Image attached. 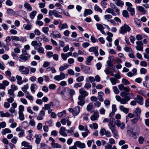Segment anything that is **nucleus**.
I'll return each mask as SVG.
<instances>
[{
  "mask_svg": "<svg viewBox=\"0 0 149 149\" xmlns=\"http://www.w3.org/2000/svg\"><path fill=\"white\" fill-rule=\"evenodd\" d=\"M130 28L127 25L125 24L120 28L119 31L120 34L124 35L127 31H130Z\"/></svg>",
  "mask_w": 149,
  "mask_h": 149,
  "instance_id": "obj_1",
  "label": "nucleus"
},
{
  "mask_svg": "<svg viewBox=\"0 0 149 149\" xmlns=\"http://www.w3.org/2000/svg\"><path fill=\"white\" fill-rule=\"evenodd\" d=\"M68 111L72 113L74 116H77L80 112V108L79 106L75 107L74 109L70 108L68 109Z\"/></svg>",
  "mask_w": 149,
  "mask_h": 149,
  "instance_id": "obj_2",
  "label": "nucleus"
},
{
  "mask_svg": "<svg viewBox=\"0 0 149 149\" xmlns=\"http://www.w3.org/2000/svg\"><path fill=\"white\" fill-rule=\"evenodd\" d=\"M19 70L23 74H29V69L24 66H19Z\"/></svg>",
  "mask_w": 149,
  "mask_h": 149,
  "instance_id": "obj_3",
  "label": "nucleus"
},
{
  "mask_svg": "<svg viewBox=\"0 0 149 149\" xmlns=\"http://www.w3.org/2000/svg\"><path fill=\"white\" fill-rule=\"evenodd\" d=\"M65 78V74L63 72H61L59 75L55 76L53 79L54 80L58 81L64 79Z\"/></svg>",
  "mask_w": 149,
  "mask_h": 149,
  "instance_id": "obj_4",
  "label": "nucleus"
},
{
  "mask_svg": "<svg viewBox=\"0 0 149 149\" xmlns=\"http://www.w3.org/2000/svg\"><path fill=\"white\" fill-rule=\"evenodd\" d=\"M109 128L113 134V136L116 139H118V132L116 129L115 126L112 125L111 127H109Z\"/></svg>",
  "mask_w": 149,
  "mask_h": 149,
  "instance_id": "obj_5",
  "label": "nucleus"
},
{
  "mask_svg": "<svg viewBox=\"0 0 149 149\" xmlns=\"http://www.w3.org/2000/svg\"><path fill=\"white\" fill-rule=\"evenodd\" d=\"M44 107H42V110L39 113L37 118V119L38 120H42L43 119L45 115V110H44Z\"/></svg>",
  "mask_w": 149,
  "mask_h": 149,
  "instance_id": "obj_6",
  "label": "nucleus"
},
{
  "mask_svg": "<svg viewBox=\"0 0 149 149\" xmlns=\"http://www.w3.org/2000/svg\"><path fill=\"white\" fill-rule=\"evenodd\" d=\"M137 45L135 47L136 49L138 51H143V43L142 41H137L136 42Z\"/></svg>",
  "mask_w": 149,
  "mask_h": 149,
  "instance_id": "obj_7",
  "label": "nucleus"
},
{
  "mask_svg": "<svg viewBox=\"0 0 149 149\" xmlns=\"http://www.w3.org/2000/svg\"><path fill=\"white\" fill-rule=\"evenodd\" d=\"M116 124L118 127H120L121 130L123 129L125 127V125L124 123L121 122L119 120H116Z\"/></svg>",
  "mask_w": 149,
  "mask_h": 149,
  "instance_id": "obj_8",
  "label": "nucleus"
},
{
  "mask_svg": "<svg viewBox=\"0 0 149 149\" xmlns=\"http://www.w3.org/2000/svg\"><path fill=\"white\" fill-rule=\"evenodd\" d=\"M98 47H92L89 48L88 51L90 52H93L96 56H98Z\"/></svg>",
  "mask_w": 149,
  "mask_h": 149,
  "instance_id": "obj_9",
  "label": "nucleus"
},
{
  "mask_svg": "<svg viewBox=\"0 0 149 149\" xmlns=\"http://www.w3.org/2000/svg\"><path fill=\"white\" fill-rule=\"evenodd\" d=\"M75 145L77 147H78L80 148H84L85 147L86 145L84 143H81L80 141H76L74 143Z\"/></svg>",
  "mask_w": 149,
  "mask_h": 149,
  "instance_id": "obj_10",
  "label": "nucleus"
},
{
  "mask_svg": "<svg viewBox=\"0 0 149 149\" xmlns=\"http://www.w3.org/2000/svg\"><path fill=\"white\" fill-rule=\"evenodd\" d=\"M99 117V113L96 111L94 112L93 114L91 117V120L94 121L97 120Z\"/></svg>",
  "mask_w": 149,
  "mask_h": 149,
  "instance_id": "obj_11",
  "label": "nucleus"
},
{
  "mask_svg": "<svg viewBox=\"0 0 149 149\" xmlns=\"http://www.w3.org/2000/svg\"><path fill=\"white\" fill-rule=\"evenodd\" d=\"M105 19L108 22H110L111 23L114 24L115 23L114 21L111 19L112 18V16L110 15H106L104 16Z\"/></svg>",
  "mask_w": 149,
  "mask_h": 149,
  "instance_id": "obj_12",
  "label": "nucleus"
},
{
  "mask_svg": "<svg viewBox=\"0 0 149 149\" xmlns=\"http://www.w3.org/2000/svg\"><path fill=\"white\" fill-rule=\"evenodd\" d=\"M26 55L21 54L20 55L19 57V59L18 60L19 62H22L23 61H26L28 59V57Z\"/></svg>",
  "mask_w": 149,
  "mask_h": 149,
  "instance_id": "obj_13",
  "label": "nucleus"
},
{
  "mask_svg": "<svg viewBox=\"0 0 149 149\" xmlns=\"http://www.w3.org/2000/svg\"><path fill=\"white\" fill-rule=\"evenodd\" d=\"M31 45L34 47V49L36 50L37 49V48L39 46H41L42 44L40 42H38L37 41L34 40L32 41L31 43Z\"/></svg>",
  "mask_w": 149,
  "mask_h": 149,
  "instance_id": "obj_14",
  "label": "nucleus"
},
{
  "mask_svg": "<svg viewBox=\"0 0 149 149\" xmlns=\"http://www.w3.org/2000/svg\"><path fill=\"white\" fill-rule=\"evenodd\" d=\"M136 100L137 102L140 105H142L143 103V98L141 95H136Z\"/></svg>",
  "mask_w": 149,
  "mask_h": 149,
  "instance_id": "obj_15",
  "label": "nucleus"
},
{
  "mask_svg": "<svg viewBox=\"0 0 149 149\" xmlns=\"http://www.w3.org/2000/svg\"><path fill=\"white\" fill-rule=\"evenodd\" d=\"M130 100V98L129 96H126L124 98H121L120 101V103L123 104H125L127 103V102Z\"/></svg>",
  "mask_w": 149,
  "mask_h": 149,
  "instance_id": "obj_16",
  "label": "nucleus"
},
{
  "mask_svg": "<svg viewBox=\"0 0 149 149\" xmlns=\"http://www.w3.org/2000/svg\"><path fill=\"white\" fill-rule=\"evenodd\" d=\"M65 127H61L59 130V134L63 136H66L67 134L65 132Z\"/></svg>",
  "mask_w": 149,
  "mask_h": 149,
  "instance_id": "obj_17",
  "label": "nucleus"
},
{
  "mask_svg": "<svg viewBox=\"0 0 149 149\" xmlns=\"http://www.w3.org/2000/svg\"><path fill=\"white\" fill-rule=\"evenodd\" d=\"M119 109L121 111L123 112L126 114L127 113L129 112V109L125 107L123 105L119 106Z\"/></svg>",
  "mask_w": 149,
  "mask_h": 149,
  "instance_id": "obj_18",
  "label": "nucleus"
},
{
  "mask_svg": "<svg viewBox=\"0 0 149 149\" xmlns=\"http://www.w3.org/2000/svg\"><path fill=\"white\" fill-rule=\"evenodd\" d=\"M79 91L80 94L84 97L87 96L88 95V92L83 88L80 89Z\"/></svg>",
  "mask_w": 149,
  "mask_h": 149,
  "instance_id": "obj_19",
  "label": "nucleus"
},
{
  "mask_svg": "<svg viewBox=\"0 0 149 149\" xmlns=\"http://www.w3.org/2000/svg\"><path fill=\"white\" fill-rule=\"evenodd\" d=\"M69 94L70 96V99L71 101L72 102L73 101V100L72 98V96L75 94V91L74 89H70L69 90Z\"/></svg>",
  "mask_w": 149,
  "mask_h": 149,
  "instance_id": "obj_20",
  "label": "nucleus"
},
{
  "mask_svg": "<svg viewBox=\"0 0 149 149\" xmlns=\"http://www.w3.org/2000/svg\"><path fill=\"white\" fill-rule=\"evenodd\" d=\"M51 34L56 38H61V35L59 32L57 31H53Z\"/></svg>",
  "mask_w": 149,
  "mask_h": 149,
  "instance_id": "obj_21",
  "label": "nucleus"
},
{
  "mask_svg": "<svg viewBox=\"0 0 149 149\" xmlns=\"http://www.w3.org/2000/svg\"><path fill=\"white\" fill-rule=\"evenodd\" d=\"M93 13V11L91 9H86L84 12L83 16L86 17L88 15H91Z\"/></svg>",
  "mask_w": 149,
  "mask_h": 149,
  "instance_id": "obj_22",
  "label": "nucleus"
},
{
  "mask_svg": "<svg viewBox=\"0 0 149 149\" xmlns=\"http://www.w3.org/2000/svg\"><path fill=\"white\" fill-rule=\"evenodd\" d=\"M16 79L17 80V83L19 85H21L23 83V81L22 80V77L18 75H17L16 77Z\"/></svg>",
  "mask_w": 149,
  "mask_h": 149,
  "instance_id": "obj_23",
  "label": "nucleus"
},
{
  "mask_svg": "<svg viewBox=\"0 0 149 149\" xmlns=\"http://www.w3.org/2000/svg\"><path fill=\"white\" fill-rule=\"evenodd\" d=\"M60 24L61 25L58 26V28L60 31H61L63 29H67L68 28V26L66 23Z\"/></svg>",
  "mask_w": 149,
  "mask_h": 149,
  "instance_id": "obj_24",
  "label": "nucleus"
},
{
  "mask_svg": "<svg viewBox=\"0 0 149 149\" xmlns=\"http://www.w3.org/2000/svg\"><path fill=\"white\" fill-rule=\"evenodd\" d=\"M35 137L36 138L35 140L36 143L37 144H39L41 141L42 137L41 136L40 134H36Z\"/></svg>",
  "mask_w": 149,
  "mask_h": 149,
  "instance_id": "obj_25",
  "label": "nucleus"
},
{
  "mask_svg": "<svg viewBox=\"0 0 149 149\" xmlns=\"http://www.w3.org/2000/svg\"><path fill=\"white\" fill-rule=\"evenodd\" d=\"M110 80L112 85H114L117 83H118L119 82V80L113 77H111L110 78Z\"/></svg>",
  "mask_w": 149,
  "mask_h": 149,
  "instance_id": "obj_26",
  "label": "nucleus"
},
{
  "mask_svg": "<svg viewBox=\"0 0 149 149\" xmlns=\"http://www.w3.org/2000/svg\"><path fill=\"white\" fill-rule=\"evenodd\" d=\"M135 91L137 93L141 95L144 97H146V92L144 90H143L141 89L140 90L136 89V90Z\"/></svg>",
  "mask_w": 149,
  "mask_h": 149,
  "instance_id": "obj_27",
  "label": "nucleus"
},
{
  "mask_svg": "<svg viewBox=\"0 0 149 149\" xmlns=\"http://www.w3.org/2000/svg\"><path fill=\"white\" fill-rule=\"evenodd\" d=\"M141 113V111L139 108H136L134 111V113L135 114V116L139 118H140Z\"/></svg>",
  "mask_w": 149,
  "mask_h": 149,
  "instance_id": "obj_28",
  "label": "nucleus"
},
{
  "mask_svg": "<svg viewBox=\"0 0 149 149\" xmlns=\"http://www.w3.org/2000/svg\"><path fill=\"white\" fill-rule=\"evenodd\" d=\"M116 1V5L119 7H122L124 5V3L121 0H114Z\"/></svg>",
  "mask_w": 149,
  "mask_h": 149,
  "instance_id": "obj_29",
  "label": "nucleus"
},
{
  "mask_svg": "<svg viewBox=\"0 0 149 149\" xmlns=\"http://www.w3.org/2000/svg\"><path fill=\"white\" fill-rule=\"evenodd\" d=\"M0 116L2 117H9L10 116V114L8 112L4 113L3 111H0Z\"/></svg>",
  "mask_w": 149,
  "mask_h": 149,
  "instance_id": "obj_30",
  "label": "nucleus"
},
{
  "mask_svg": "<svg viewBox=\"0 0 149 149\" xmlns=\"http://www.w3.org/2000/svg\"><path fill=\"white\" fill-rule=\"evenodd\" d=\"M21 145L22 146L28 147V149H32V146L31 145H29V143L25 141H23L21 143Z\"/></svg>",
  "mask_w": 149,
  "mask_h": 149,
  "instance_id": "obj_31",
  "label": "nucleus"
},
{
  "mask_svg": "<svg viewBox=\"0 0 149 149\" xmlns=\"http://www.w3.org/2000/svg\"><path fill=\"white\" fill-rule=\"evenodd\" d=\"M106 11L108 13L111 14L113 16H115L116 15L112 8H108L106 9Z\"/></svg>",
  "mask_w": 149,
  "mask_h": 149,
  "instance_id": "obj_32",
  "label": "nucleus"
},
{
  "mask_svg": "<svg viewBox=\"0 0 149 149\" xmlns=\"http://www.w3.org/2000/svg\"><path fill=\"white\" fill-rule=\"evenodd\" d=\"M25 8L27 9L28 11H31L32 10V8L31 6L29 3H25L24 5Z\"/></svg>",
  "mask_w": 149,
  "mask_h": 149,
  "instance_id": "obj_33",
  "label": "nucleus"
},
{
  "mask_svg": "<svg viewBox=\"0 0 149 149\" xmlns=\"http://www.w3.org/2000/svg\"><path fill=\"white\" fill-rule=\"evenodd\" d=\"M69 65L66 64H64L63 65H61L59 68V70L61 71H63L64 70L66 69L68 67Z\"/></svg>",
  "mask_w": 149,
  "mask_h": 149,
  "instance_id": "obj_34",
  "label": "nucleus"
},
{
  "mask_svg": "<svg viewBox=\"0 0 149 149\" xmlns=\"http://www.w3.org/2000/svg\"><path fill=\"white\" fill-rule=\"evenodd\" d=\"M93 58V56H90L88 57L86 59V64L87 65H90V64Z\"/></svg>",
  "mask_w": 149,
  "mask_h": 149,
  "instance_id": "obj_35",
  "label": "nucleus"
},
{
  "mask_svg": "<svg viewBox=\"0 0 149 149\" xmlns=\"http://www.w3.org/2000/svg\"><path fill=\"white\" fill-rule=\"evenodd\" d=\"M137 8L139 11L142 12L143 14H145L146 13V11L145 10L144 8L142 6H138Z\"/></svg>",
  "mask_w": 149,
  "mask_h": 149,
  "instance_id": "obj_36",
  "label": "nucleus"
},
{
  "mask_svg": "<svg viewBox=\"0 0 149 149\" xmlns=\"http://www.w3.org/2000/svg\"><path fill=\"white\" fill-rule=\"evenodd\" d=\"M11 132V130L7 128H5L2 130L1 134L3 135H5L6 133H9Z\"/></svg>",
  "mask_w": 149,
  "mask_h": 149,
  "instance_id": "obj_37",
  "label": "nucleus"
},
{
  "mask_svg": "<svg viewBox=\"0 0 149 149\" xmlns=\"http://www.w3.org/2000/svg\"><path fill=\"white\" fill-rule=\"evenodd\" d=\"M51 145L52 147L54 148H60L61 147V146L60 144L57 143H55L54 142L52 143Z\"/></svg>",
  "mask_w": 149,
  "mask_h": 149,
  "instance_id": "obj_38",
  "label": "nucleus"
},
{
  "mask_svg": "<svg viewBox=\"0 0 149 149\" xmlns=\"http://www.w3.org/2000/svg\"><path fill=\"white\" fill-rule=\"evenodd\" d=\"M57 115L58 117L60 118L64 117L66 116V111L65 110H63L61 112L58 113Z\"/></svg>",
  "mask_w": 149,
  "mask_h": 149,
  "instance_id": "obj_39",
  "label": "nucleus"
},
{
  "mask_svg": "<svg viewBox=\"0 0 149 149\" xmlns=\"http://www.w3.org/2000/svg\"><path fill=\"white\" fill-rule=\"evenodd\" d=\"M127 10L131 13L132 15H133L135 14V10L132 7H128Z\"/></svg>",
  "mask_w": 149,
  "mask_h": 149,
  "instance_id": "obj_40",
  "label": "nucleus"
},
{
  "mask_svg": "<svg viewBox=\"0 0 149 149\" xmlns=\"http://www.w3.org/2000/svg\"><path fill=\"white\" fill-rule=\"evenodd\" d=\"M37 13V12L36 10L33 11L30 14V17L31 19H33L34 18L35 16Z\"/></svg>",
  "mask_w": 149,
  "mask_h": 149,
  "instance_id": "obj_41",
  "label": "nucleus"
},
{
  "mask_svg": "<svg viewBox=\"0 0 149 149\" xmlns=\"http://www.w3.org/2000/svg\"><path fill=\"white\" fill-rule=\"evenodd\" d=\"M29 87V84H26V85H25L22 88V90L24 92V93H27L28 92H27V90L28 89Z\"/></svg>",
  "mask_w": 149,
  "mask_h": 149,
  "instance_id": "obj_42",
  "label": "nucleus"
},
{
  "mask_svg": "<svg viewBox=\"0 0 149 149\" xmlns=\"http://www.w3.org/2000/svg\"><path fill=\"white\" fill-rule=\"evenodd\" d=\"M78 128L80 131L85 130H87V127L86 125L83 126L81 125H79Z\"/></svg>",
  "mask_w": 149,
  "mask_h": 149,
  "instance_id": "obj_43",
  "label": "nucleus"
},
{
  "mask_svg": "<svg viewBox=\"0 0 149 149\" xmlns=\"http://www.w3.org/2000/svg\"><path fill=\"white\" fill-rule=\"evenodd\" d=\"M94 10L98 12H99L100 13H102V10L97 5H95L94 7Z\"/></svg>",
  "mask_w": 149,
  "mask_h": 149,
  "instance_id": "obj_44",
  "label": "nucleus"
},
{
  "mask_svg": "<svg viewBox=\"0 0 149 149\" xmlns=\"http://www.w3.org/2000/svg\"><path fill=\"white\" fill-rule=\"evenodd\" d=\"M52 104L53 102H51L49 104H45L44 107H43L44 108V109H45V110H48L49 109H50L51 106L52 105Z\"/></svg>",
  "mask_w": 149,
  "mask_h": 149,
  "instance_id": "obj_45",
  "label": "nucleus"
},
{
  "mask_svg": "<svg viewBox=\"0 0 149 149\" xmlns=\"http://www.w3.org/2000/svg\"><path fill=\"white\" fill-rule=\"evenodd\" d=\"M122 15L125 18H127L129 16L128 12L126 10H124L123 11Z\"/></svg>",
  "mask_w": 149,
  "mask_h": 149,
  "instance_id": "obj_46",
  "label": "nucleus"
},
{
  "mask_svg": "<svg viewBox=\"0 0 149 149\" xmlns=\"http://www.w3.org/2000/svg\"><path fill=\"white\" fill-rule=\"evenodd\" d=\"M41 46H39L38 47V48H37L38 52L39 53H41L42 54H44V49L43 48L41 47Z\"/></svg>",
  "mask_w": 149,
  "mask_h": 149,
  "instance_id": "obj_47",
  "label": "nucleus"
},
{
  "mask_svg": "<svg viewBox=\"0 0 149 149\" xmlns=\"http://www.w3.org/2000/svg\"><path fill=\"white\" fill-rule=\"evenodd\" d=\"M89 127L92 129L94 128L95 129H97L98 127V124L96 123H94L93 124H90Z\"/></svg>",
  "mask_w": 149,
  "mask_h": 149,
  "instance_id": "obj_48",
  "label": "nucleus"
},
{
  "mask_svg": "<svg viewBox=\"0 0 149 149\" xmlns=\"http://www.w3.org/2000/svg\"><path fill=\"white\" fill-rule=\"evenodd\" d=\"M96 25L97 26V29L100 31L104 29V28L102 24L98 23H96Z\"/></svg>",
  "mask_w": 149,
  "mask_h": 149,
  "instance_id": "obj_49",
  "label": "nucleus"
},
{
  "mask_svg": "<svg viewBox=\"0 0 149 149\" xmlns=\"http://www.w3.org/2000/svg\"><path fill=\"white\" fill-rule=\"evenodd\" d=\"M26 97L30 100H33L34 99L32 95H30L28 92H27L26 94Z\"/></svg>",
  "mask_w": 149,
  "mask_h": 149,
  "instance_id": "obj_50",
  "label": "nucleus"
},
{
  "mask_svg": "<svg viewBox=\"0 0 149 149\" xmlns=\"http://www.w3.org/2000/svg\"><path fill=\"white\" fill-rule=\"evenodd\" d=\"M145 81L143 83V85L145 87H147L148 85L146 83V82L149 80V76H146L145 77Z\"/></svg>",
  "mask_w": 149,
  "mask_h": 149,
  "instance_id": "obj_51",
  "label": "nucleus"
},
{
  "mask_svg": "<svg viewBox=\"0 0 149 149\" xmlns=\"http://www.w3.org/2000/svg\"><path fill=\"white\" fill-rule=\"evenodd\" d=\"M32 26L31 24H26L24 27V29L27 30H29L31 29Z\"/></svg>",
  "mask_w": 149,
  "mask_h": 149,
  "instance_id": "obj_52",
  "label": "nucleus"
},
{
  "mask_svg": "<svg viewBox=\"0 0 149 149\" xmlns=\"http://www.w3.org/2000/svg\"><path fill=\"white\" fill-rule=\"evenodd\" d=\"M134 131L136 133H138L140 132V128L139 126H136L134 127Z\"/></svg>",
  "mask_w": 149,
  "mask_h": 149,
  "instance_id": "obj_53",
  "label": "nucleus"
},
{
  "mask_svg": "<svg viewBox=\"0 0 149 149\" xmlns=\"http://www.w3.org/2000/svg\"><path fill=\"white\" fill-rule=\"evenodd\" d=\"M54 17H56L61 18L62 16L60 15L57 12L56 10H54Z\"/></svg>",
  "mask_w": 149,
  "mask_h": 149,
  "instance_id": "obj_54",
  "label": "nucleus"
},
{
  "mask_svg": "<svg viewBox=\"0 0 149 149\" xmlns=\"http://www.w3.org/2000/svg\"><path fill=\"white\" fill-rule=\"evenodd\" d=\"M91 87V85L88 81H87L85 84L84 87L87 89H89Z\"/></svg>",
  "mask_w": 149,
  "mask_h": 149,
  "instance_id": "obj_55",
  "label": "nucleus"
},
{
  "mask_svg": "<svg viewBox=\"0 0 149 149\" xmlns=\"http://www.w3.org/2000/svg\"><path fill=\"white\" fill-rule=\"evenodd\" d=\"M24 107L23 105H20L18 107V113H23V111L24 110Z\"/></svg>",
  "mask_w": 149,
  "mask_h": 149,
  "instance_id": "obj_56",
  "label": "nucleus"
},
{
  "mask_svg": "<svg viewBox=\"0 0 149 149\" xmlns=\"http://www.w3.org/2000/svg\"><path fill=\"white\" fill-rule=\"evenodd\" d=\"M93 107V104L92 103H89L87 106L86 109L89 111H91Z\"/></svg>",
  "mask_w": 149,
  "mask_h": 149,
  "instance_id": "obj_57",
  "label": "nucleus"
},
{
  "mask_svg": "<svg viewBox=\"0 0 149 149\" xmlns=\"http://www.w3.org/2000/svg\"><path fill=\"white\" fill-rule=\"evenodd\" d=\"M35 86L37 87V86L36 84H31V90L32 92H33V93H35V91L34 90V89L35 88Z\"/></svg>",
  "mask_w": 149,
  "mask_h": 149,
  "instance_id": "obj_58",
  "label": "nucleus"
},
{
  "mask_svg": "<svg viewBox=\"0 0 149 149\" xmlns=\"http://www.w3.org/2000/svg\"><path fill=\"white\" fill-rule=\"evenodd\" d=\"M124 50L126 52H133V50L130 47H125L124 48Z\"/></svg>",
  "mask_w": 149,
  "mask_h": 149,
  "instance_id": "obj_59",
  "label": "nucleus"
},
{
  "mask_svg": "<svg viewBox=\"0 0 149 149\" xmlns=\"http://www.w3.org/2000/svg\"><path fill=\"white\" fill-rule=\"evenodd\" d=\"M19 119L21 120H23L24 119V117L23 113H18Z\"/></svg>",
  "mask_w": 149,
  "mask_h": 149,
  "instance_id": "obj_60",
  "label": "nucleus"
},
{
  "mask_svg": "<svg viewBox=\"0 0 149 149\" xmlns=\"http://www.w3.org/2000/svg\"><path fill=\"white\" fill-rule=\"evenodd\" d=\"M12 41H19L20 37L16 36H12L11 37Z\"/></svg>",
  "mask_w": 149,
  "mask_h": 149,
  "instance_id": "obj_61",
  "label": "nucleus"
},
{
  "mask_svg": "<svg viewBox=\"0 0 149 149\" xmlns=\"http://www.w3.org/2000/svg\"><path fill=\"white\" fill-rule=\"evenodd\" d=\"M11 55L13 58L16 60H17L19 59V57L17 56V54L15 52H13L12 53Z\"/></svg>",
  "mask_w": 149,
  "mask_h": 149,
  "instance_id": "obj_62",
  "label": "nucleus"
},
{
  "mask_svg": "<svg viewBox=\"0 0 149 149\" xmlns=\"http://www.w3.org/2000/svg\"><path fill=\"white\" fill-rule=\"evenodd\" d=\"M113 88L114 93L116 94H118L119 92V91L117 87L116 86H114Z\"/></svg>",
  "mask_w": 149,
  "mask_h": 149,
  "instance_id": "obj_63",
  "label": "nucleus"
},
{
  "mask_svg": "<svg viewBox=\"0 0 149 149\" xmlns=\"http://www.w3.org/2000/svg\"><path fill=\"white\" fill-rule=\"evenodd\" d=\"M84 80V77L83 76H80L76 79V80L77 82H80L83 81Z\"/></svg>",
  "mask_w": 149,
  "mask_h": 149,
  "instance_id": "obj_64",
  "label": "nucleus"
}]
</instances>
